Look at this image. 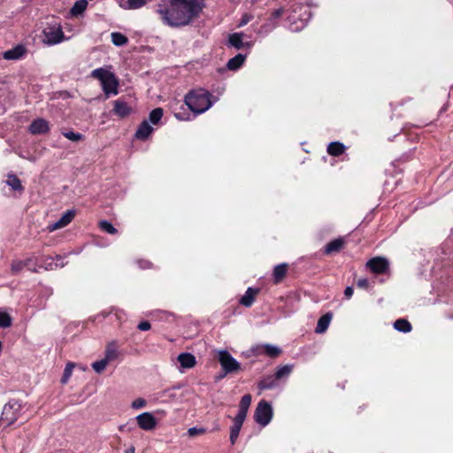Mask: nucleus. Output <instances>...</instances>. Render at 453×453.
Here are the masks:
<instances>
[{
  "mask_svg": "<svg viewBox=\"0 0 453 453\" xmlns=\"http://www.w3.org/2000/svg\"><path fill=\"white\" fill-rule=\"evenodd\" d=\"M332 320V314L326 313L323 316H321L318 321L315 332L317 334H323L326 331V329L329 326V324Z\"/></svg>",
  "mask_w": 453,
  "mask_h": 453,
  "instance_id": "17",
  "label": "nucleus"
},
{
  "mask_svg": "<svg viewBox=\"0 0 453 453\" xmlns=\"http://www.w3.org/2000/svg\"><path fill=\"white\" fill-rule=\"evenodd\" d=\"M147 1L148 0H127V6L126 8L129 10L139 9L144 6L147 4Z\"/></svg>",
  "mask_w": 453,
  "mask_h": 453,
  "instance_id": "37",
  "label": "nucleus"
},
{
  "mask_svg": "<svg viewBox=\"0 0 453 453\" xmlns=\"http://www.w3.org/2000/svg\"><path fill=\"white\" fill-rule=\"evenodd\" d=\"M257 294V290L252 288H249L245 292L244 296L241 298L240 303L245 306L250 307L255 300V296Z\"/></svg>",
  "mask_w": 453,
  "mask_h": 453,
  "instance_id": "19",
  "label": "nucleus"
},
{
  "mask_svg": "<svg viewBox=\"0 0 453 453\" xmlns=\"http://www.w3.org/2000/svg\"><path fill=\"white\" fill-rule=\"evenodd\" d=\"M273 418L272 406L265 401H260L256 408L254 418L262 426H267Z\"/></svg>",
  "mask_w": 453,
  "mask_h": 453,
  "instance_id": "5",
  "label": "nucleus"
},
{
  "mask_svg": "<svg viewBox=\"0 0 453 453\" xmlns=\"http://www.w3.org/2000/svg\"><path fill=\"white\" fill-rule=\"evenodd\" d=\"M278 380L276 379L275 375H270L267 377H265L263 380H260L258 383V388L260 389H272L276 387Z\"/></svg>",
  "mask_w": 453,
  "mask_h": 453,
  "instance_id": "23",
  "label": "nucleus"
},
{
  "mask_svg": "<svg viewBox=\"0 0 453 453\" xmlns=\"http://www.w3.org/2000/svg\"><path fill=\"white\" fill-rule=\"evenodd\" d=\"M12 325V318L11 316L0 310V327L6 328L11 326Z\"/></svg>",
  "mask_w": 453,
  "mask_h": 453,
  "instance_id": "33",
  "label": "nucleus"
},
{
  "mask_svg": "<svg viewBox=\"0 0 453 453\" xmlns=\"http://www.w3.org/2000/svg\"><path fill=\"white\" fill-rule=\"evenodd\" d=\"M27 160L31 161V162H35V157H26Z\"/></svg>",
  "mask_w": 453,
  "mask_h": 453,
  "instance_id": "52",
  "label": "nucleus"
},
{
  "mask_svg": "<svg viewBox=\"0 0 453 453\" xmlns=\"http://www.w3.org/2000/svg\"><path fill=\"white\" fill-rule=\"evenodd\" d=\"M61 260H62V257L60 256H56V257H46L42 260V264H43L42 266L46 270H54V269H57L58 267H63L64 266L63 263H61V264L58 263V261H61Z\"/></svg>",
  "mask_w": 453,
  "mask_h": 453,
  "instance_id": "18",
  "label": "nucleus"
},
{
  "mask_svg": "<svg viewBox=\"0 0 453 453\" xmlns=\"http://www.w3.org/2000/svg\"><path fill=\"white\" fill-rule=\"evenodd\" d=\"M26 49L23 45H17L3 53V58L6 60H18L24 57Z\"/></svg>",
  "mask_w": 453,
  "mask_h": 453,
  "instance_id": "12",
  "label": "nucleus"
},
{
  "mask_svg": "<svg viewBox=\"0 0 453 453\" xmlns=\"http://www.w3.org/2000/svg\"><path fill=\"white\" fill-rule=\"evenodd\" d=\"M73 367H74V365L73 363H68L66 365L65 371H64L63 377L61 379L62 383L65 384L68 381L69 378L72 375Z\"/></svg>",
  "mask_w": 453,
  "mask_h": 453,
  "instance_id": "39",
  "label": "nucleus"
},
{
  "mask_svg": "<svg viewBox=\"0 0 453 453\" xmlns=\"http://www.w3.org/2000/svg\"><path fill=\"white\" fill-rule=\"evenodd\" d=\"M251 351L255 356L265 354L270 357H276L281 354V349L275 345L269 343L256 345L252 347Z\"/></svg>",
  "mask_w": 453,
  "mask_h": 453,
  "instance_id": "8",
  "label": "nucleus"
},
{
  "mask_svg": "<svg viewBox=\"0 0 453 453\" xmlns=\"http://www.w3.org/2000/svg\"><path fill=\"white\" fill-rule=\"evenodd\" d=\"M345 147L339 142H330L327 146V152L329 155L337 157L344 152Z\"/></svg>",
  "mask_w": 453,
  "mask_h": 453,
  "instance_id": "22",
  "label": "nucleus"
},
{
  "mask_svg": "<svg viewBox=\"0 0 453 453\" xmlns=\"http://www.w3.org/2000/svg\"><path fill=\"white\" fill-rule=\"evenodd\" d=\"M66 226L65 224H64L60 219H58V221L52 223V224H50L48 226V230L50 232H53V231H56L58 229H61L63 227Z\"/></svg>",
  "mask_w": 453,
  "mask_h": 453,
  "instance_id": "42",
  "label": "nucleus"
},
{
  "mask_svg": "<svg viewBox=\"0 0 453 453\" xmlns=\"http://www.w3.org/2000/svg\"><path fill=\"white\" fill-rule=\"evenodd\" d=\"M31 261H32L31 258H27L24 262L27 263V266H28L30 265Z\"/></svg>",
  "mask_w": 453,
  "mask_h": 453,
  "instance_id": "53",
  "label": "nucleus"
},
{
  "mask_svg": "<svg viewBox=\"0 0 453 453\" xmlns=\"http://www.w3.org/2000/svg\"><path fill=\"white\" fill-rule=\"evenodd\" d=\"M163 116V110L161 108H156L150 113L149 119L153 124H157Z\"/></svg>",
  "mask_w": 453,
  "mask_h": 453,
  "instance_id": "31",
  "label": "nucleus"
},
{
  "mask_svg": "<svg viewBox=\"0 0 453 453\" xmlns=\"http://www.w3.org/2000/svg\"><path fill=\"white\" fill-rule=\"evenodd\" d=\"M204 433H205V429L204 428L190 427L188 430V434L190 437H194V436H196V435L203 434Z\"/></svg>",
  "mask_w": 453,
  "mask_h": 453,
  "instance_id": "44",
  "label": "nucleus"
},
{
  "mask_svg": "<svg viewBox=\"0 0 453 453\" xmlns=\"http://www.w3.org/2000/svg\"><path fill=\"white\" fill-rule=\"evenodd\" d=\"M218 357L225 373L235 372L241 369V364L226 350H219Z\"/></svg>",
  "mask_w": 453,
  "mask_h": 453,
  "instance_id": "6",
  "label": "nucleus"
},
{
  "mask_svg": "<svg viewBox=\"0 0 453 453\" xmlns=\"http://www.w3.org/2000/svg\"><path fill=\"white\" fill-rule=\"evenodd\" d=\"M137 327L141 331H147V330L150 329V324L148 321H142V322L139 323Z\"/></svg>",
  "mask_w": 453,
  "mask_h": 453,
  "instance_id": "47",
  "label": "nucleus"
},
{
  "mask_svg": "<svg viewBox=\"0 0 453 453\" xmlns=\"http://www.w3.org/2000/svg\"><path fill=\"white\" fill-rule=\"evenodd\" d=\"M250 403H251V395H244L241 399L239 410L248 412Z\"/></svg>",
  "mask_w": 453,
  "mask_h": 453,
  "instance_id": "38",
  "label": "nucleus"
},
{
  "mask_svg": "<svg viewBox=\"0 0 453 453\" xmlns=\"http://www.w3.org/2000/svg\"><path fill=\"white\" fill-rule=\"evenodd\" d=\"M344 295L347 298H350L353 295V288L351 287H347Z\"/></svg>",
  "mask_w": 453,
  "mask_h": 453,
  "instance_id": "48",
  "label": "nucleus"
},
{
  "mask_svg": "<svg viewBox=\"0 0 453 453\" xmlns=\"http://www.w3.org/2000/svg\"><path fill=\"white\" fill-rule=\"evenodd\" d=\"M43 36V42L49 45L58 44L65 40L64 33L59 26L45 28Z\"/></svg>",
  "mask_w": 453,
  "mask_h": 453,
  "instance_id": "7",
  "label": "nucleus"
},
{
  "mask_svg": "<svg viewBox=\"0 0 453 453\" xmlns=\"http://www.w3.org/2000/svg\"><path fill=\"white\" fill-rule=\"evenodd\" d=\"M127 453H134V449H130L129 451H127Z\"/></svg>",
  "mask_w": 453,
  "mask_h": 453,
  "instance_id": "54",
  "label": "nucleus"
},
{
  "mask_svg": "<svg viewBox=\"0 0 453 453\" xmlns=\"http://www.w3.org/2000/svg\"><path fill=\"white\" fill-rule=\"evenodd\" d=\"M146 405V401L142 398H137L132 403V407L134 409H140Z\"/></svg>",
  "mask_w": 453,
  "mask_h": 453,
  "instance_id": "45",
  "label": "nucleus"
},
{
  "mask_svg": "<svg viewBox=\"0 0 453 453\" xmlns=\"http://www.w3.org/2000/svg\"><path fill=\"white\" fill-rule=\"evenodd\" d=\"M281 14H282V10L281 9H278V10L274 11V12H273V16L275 18L280 17Z\"/></svg>",
  "mask_w": 453,
  "mask_h": 453,
  "instance_id": "50",
  "label": "nucleus"
},
{
  "mask_svg": "<svg viewBox=\"0 0 453 453\" xmlns=\"http://www.w3.org/2000/svg\"><path fill=\"white\" fill-rule=\"evenodd\" d=\"M204 0H170L169 6L157 5L156 12L164 24L179 27L190 24L204 8Z\"/></svg>",
  "mask_w": 453,
  "mask_h": 453,
  "instance_id": "1",
  "label": "nucleus"
},
{
  "mask_svg": "<svg viewBox=\"0 0 453 453\" xmlns=\"http://www.w3.org/2000/svg\"><path fill=\"white\" fill-rule=\"evenodd\" d=\"M185 103L195 113H203L211 107V94L204 89H196L185 96Z\"/></svg>",
  "mask_w": 453,
  "mask_h": 453,
  "instance_id": "2",
  "label": "nucleus"
},
{
  "mask_svg": "<svg viewBox=\"0 0 453 453\" xmlns=\"http://www.w3.org/2000/svg\"><path fill=\"white\" fill-rule=\"evenodd\" d=\"M91 77L100 81L103 91L107 97L119 93V80L113 73L104 68H96L91 72Z\"/></svg>",
  "mask_w": 453,
  "mask_h": 453,
  "instance_id": "3",
  "label": "nucleus"
},
{
  "mask_svg": "<svg viewBox=\"0 0 453 453\" xmlns=\"http://www.w3.org/2000/svg\"><path fill=\"white\" fill-rule=\"evenodd\" d=\"M138 426L145 431L154 430L157 426V421L150 412H143L136 417Z\"/></svg>",
  "mask_w": 453,
  "mask_h": 453,
  "instance_id": "9",
  "label": "nucleus"
},
{
  "mask_svg": "<svg viewBox=\"0 0 453 453\" xmlns=\"http://www.w3.org/2000/svg\"><path fill=\"white\" fill-rule=\"evenodd\" d=\"M388 265V261L381 257H373L366 263V266L374 273H386Z\"/></svg>",
  "mask_w": 453,
  "mask_h": 453,
  "instance_id": "10",
  "label": "nucleus"
},
{
  "mask_svg": "<svg viewBox=\"0 0 453 453\" xmlns=\"http://www.w3.org/2000/svg\"><path fill=\"white\" fill-rule=\"evenodd\" d=\"M31 271L33 272H37V270L35 268V269H30Z\"/></svg>",
  "mask_w": 453,
  "mask_h": 453,
  "instance_id": "55",
  "label": "nucleus"
},
{
  "mask_svg": "<svg viewBox=\"0 0 453 453\" xmlns=\"http://www.w3.org/2000/svg\"><path fill=\"white\" fill-rule=\"evenodd\" d=\"M153 128L149 124L148 120H143L142 124L139 126L135 136L137 139L144 140L149 137V135L152 133Z\"/></svg>",
  "mask_w": 453,
  "mask_h": 453,
  "instance_id": "15",
  "label": "nucleus"
},
{
  "mask_svg": "<svg viewBox=\"0 0 453 453\" xmlns=\"http://www.w3.org/2000/svg\"><path fill=\"white\" fill-rule=\"evenodd\" d=\"M6 184L10 186L13 190L21 191L23 190V186L21 184L20 180L15 174H8Z\"/></svg>",
  "mask_w": 453,
  "mask_h": 453,
  "instance_id": "27",
  "label": "nucleus"
},
{
  "mask_svg": "<svg viewBox=\"0 0 453 453\" xmlns=\"http://www.w3.org/2000/svg\"><path fill=\"white\" fill-rule=\"evenodd\" d=\"M21 411V404L19 401H9L3 409L1 420L8 426L13 424L19 417Z\"/></svg>",
  "mask_w": 453,
  "mask_h": 453,
  "instance_id": "4",
  "label": "nucleus"
},
{
  "mask_svg": "<svg viewBox=\"0 0 453 453\" xmlns=\"http://www.w3.org/2000/svg\"><path fill=\"white\" fill-rule=\"evenodd\" d=\"M357 286L358 288H368V286H369V281H368V280H367V279H365V278H363V279H359V280L357 281Z\"/></svg>",
  "mask_w": 453,
  "mask_h": 453,
  "instance_id": "46",
  "label": "nucleus"
},
{
  "mask_svg": "<svg viewBox=\"0 0 453 453\" xmlns=\"http://www.w3.org/2000/svg\"><path fill=\"white\" fill-rule=\"evenodd\" d=\"M178 362L180 366L184 369H189L195 366L196 365V357L194 355L190 353H181L177 357Z\"/></svg>",
  "mask_w": 453,
  "mask_h": 453,
  "instance_id": "14",
  "label": "nucleus"
},
{
  "mask_svg": "<svg viewBox=\"0 0 453 453\" xmlns=\"http://www.w3.org/2000/svg\"><path fill=\"white\" fill-rule=\"evenodd\" d=\"M74 216L75 211L73 210H68L63 214V216L59 219L67 226L74 219Z\"/></svg>",
  "mask_w": 453,
  "mask_h": 453,
  "instance_id": "40",
  "label": "nucleus"
},
{
  "mask_svg": "<svg viewBox=\"0 0 453 453\" xmlns=\"http://www.w3.org/2000/svg\"><path fill=\"white\" fill-rule=\"evenodd\" d=\"M228 42L235 49H242L243 47L242 34L234 33L229 36Z\"/></svg>",
  "mask_w": 453,
  "mask_h": 453,
  "instance_id": "30",
  "label": "nucleus"
},
{
  "mask_svg": "<svg viewBox=\"0 0 453 453\" xmlns=\"http://www.w3.org/2000/svg\"><path fill=\"white\" fill-rule=\"evenodd\" d=\"M245 56L242 54H237L227 62V68L229 70H237L244 63Z\"/></svg>",
  "mask_w": 453,
  "mask_h": 453,
  "instance_id": "24",
  "label": "nucleus"
},
{
  "mask_svg": "<svg viewBox=\"0 0 453 453\" xmlns=\"http://www.w3.org/2000/svg\"><path fill=\"white\" fill-rule=\"evenodd\" d=\"M394 327L397 331L409 333L411 330V325L409 321L403 319H399L394 323Z\"/></svg>",
  "mask_w": 453,
  "mask_h": 453,
  "instance_id": "29",
  "label": "nucleus"
},
{
  "mask_svg": "<svg viewBox=\"0 0 453 453\" xmlns=\"http://www.w3.org/2000/svg\"><path fill=\"white\" fill-rule=\"evenodd\" d=\"M250 21V17H248L247 15L243 16V18L242 19L241 22H240V26H244L246 25L248 22Z\"/></svg>",
  "mask_w": 453,
  "mask_h": 453,
  "instance_id": "49",
  "label": "nucleus"
},
{
  "mask_svg": "<svg viewBox=\"0 0 453 453\" xmlns=\"http://www.w3.org/2000/svg\"><path fill=\"white\" fill-rule=\"evenodd\" d=\"M113 112L119 118H126L132 112V108L121 100L114 101Z\"/></svg>",
  "mask_w": 453,
  "mask_h": 453,
  "instance_id": "13",
  "label": "nucleus"
},
{
  "mask_svg": "<svg viewBox=\"0 0 453 453\" xmlns=\"http://www.w3.org/2000/svg\"><path fill=\"white\" fill-rule=\"evenodd\" d=\"M111 42L115 46H123L127 43V37L119 32H113L111 34Z\"/></svg>",
  "mask_w": 453,
  "mask_h": 453,
  "instance_id": "28",
  "label": "nucleus"
},
{
  "mask_svg": "<svg viewBox=\"0 0 453 453\" xmlns=\"http://www.w3.org/2000/svg\"><path fill=\"white\" fill-rule=\"evenodd\" d=\"M241 428L242 425L234 422V425L230 429V441L232 444H234L236 439L238 438Z\"/></svg>",
  "mask_w": 453,
  "mask_h": 453,
  "instance_id": "36",
  "label": "nucleus"
},
{
  "mask_svg": "<svg viewBox=\"0 0 453 453\" xmlns=\"http://www.w3.org/2000/svg\"><path fill=\"white\" fill-rule=\"evenodd\" d=\"M294 369V365H285L276 369L274 373L276 379L282 380L288 378Z\"/></svg>",
  "mask_w": 453,
  "mask_h": 453,
  "instance_id": "21",
  "label": "nucleus"
},
{
  "mask_svg": "<svg viewBox=\"0 0 453 453\" xmlns=\"http://www.w3.org/2000/svg\"><path fill=\"white\" fill-rule=\"evenodd\" d=\"M109 363L110 362L108 360H106L105 358H103L99 361L94 362L92 364V367L96 372L101 373L103 371H104V369L106 368V366L108 365Z\"/></svg>",
  "mask_w": 453,
  "mask_h": 453,
  "instance_id": "35",
  "label": "nucleus"
},
{
  "mask_svg": "<svg viewBox=\"0 0 453 453\" xmlns=\"http://www.w3.org/2000/svg\"><path fill=\"white\" fill-rule=\"evenodd\" d=\"M246 416H247V412L246 411L239 410L237 415L234 418V422L242 426V424H243V422H244V420L246 418Z\"/></svg>",
  "mask_w": 453,
  "mask_h": 453,
  "instance_id": "43",
  "label": "nucleus"
},
{
  "mask_svg": "<svg viewBox=\"0 0 453 453\" xmlns=\"http://www.w3.org/2000/svg\"><path fill=\"white\" fill-rule=\"evenodd\" d=\"M150 262H148V261L141 262V267H142V268H149V267H150Z\"/></svg>",
  "mask_w": 453,
  "mask_h": 453,
  "instance_id": "51",
  "label": "nucleus"
},
{
  "mask_svg": "<svg viewBox=\"0 0 453 453\" xmlns=\"http://www.w3.org/2000/svg\"><path fill=\"white\" fill-rule=\"evenodd\" d=\"M87 0H78L74 3L73 6L71 9V13L73 16H79L82 14L88 7Z\"/></svg>",
  "mask_w": 453,
  "mask_h": 453,
  "instance_id": "25",
  "label": "nucleus"
},
{
  "mask_svg": "<svg viewBox=\"0 0 453 453\" xmlns=\"http://www.w3.org/2000/svg\"><path fill=\"white\" fill-rule=\"evenodd\" d=\"M63 135L72 142H78L82 139V134L79 133H74L73 131L64 132Z\"/></svg>",
  "mask_w": 453,
  "mask_h": 453,
  "instance_id": "41",
  "label": "nucleus"
},
{
  "mask_svg": "<svg viewBox=\"0 0 453 453\" xmlns=\"http://www.w3.org/2000/svg\"><path fill=\"white\" fill-rule=\"evenodd\" d=\"M288 270L287 264H280L274 267L273 269V279L275 283L280 282L283 278L286 276Z\"/></svg>",
  "mask_w": 453,
  "mask_h": 453,
  "instance_id": "20",
  "label": "nucleus"
},
{
  "mask_svg": "<svg viewBox=\"0 0 453 453\" xmlns=\"http://www.w3.org/2000/svg\"><path fill=\"white\" fill-rule=\"evenodd\" d=\"M50 123L44 119L38 118L32 121L29 126V132L32 134H44L50 131Z\"/></svg>",
  "mask_w": 453,
  "mask_h": 453,
  "instance_id": "11",
  "label": "nucleus"
},
{
  "mask_svg": "<svg viewBox=\"0 0 453 453\" xmlns=\"http://www.w3.org/2000/svg\"><path fill=\"white\" fill-rule=\"evenodd\" d=\"M27 266V263L21 260H14L11 265V272L12 274H17L23 270L24 267Z\"/></svg>",
  "mask_w": 453,
  "mask_h": 453,
  "instance_id": "32",
  "label": "nucleus"
},
{
  "mask_svg": "<svg viewBox=\"0 0 453 453\" xmlns=\"http://www.w3.org/2000/svg\"><path fill=\"white\" fill-rule=\"evenodd\" d=\"M99 226L103 231L110 234H115L118 232V230L110 222L106 220L100 221Z\"/></svg>",
  "mask_w": 453,
  "mask_h": 453,
  "instance_id": "34",
  "label": "nucleus"
},
{
  "mask_svg": "<svg viewBox=\"0 0 453 453\" xmlns=\"http://www.w3.org/2000/svg\"><path fill=\"white\" fill-rule=\"evenodd\" d=\"M343 244H344V242L342 239H341V238L335 239V240L330 242L329 243H327V245L326 246V249H325V252L326 254L337 252L343 247Z\"/></svg>",
  "mask_w": 453,
  "mask_h": 453,
  "instance_id": "26",
  "label": "nucleus"
},
{
  "mask_svg": "<svg viewBox=\"0 0 453 453\" xmlns=\"http://www.w3.org/2000/svg\"><path fill=\"white\" fill-rule=\"evenodd\" d=\"M119 357V346L116 342H111L106 345L104 358L109 362L116 360Z\"/></svg>",
  "mask_w": 453,
  "mask_h": 453,
  "instance_id": "16",
  "label": "nucleus"
}]
</instances>
